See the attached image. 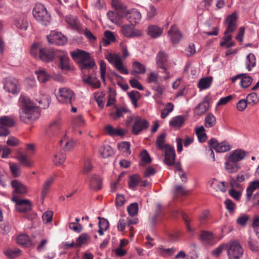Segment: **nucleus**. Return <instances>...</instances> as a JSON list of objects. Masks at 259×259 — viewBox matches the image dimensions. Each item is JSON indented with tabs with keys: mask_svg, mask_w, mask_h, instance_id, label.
<instances>
[{
	"mask_svg": "<svg viewBox=\"0 0 259 259\" xmlns=\"http://www.w3.org/2000/svg\"><path fill=\"white\" fill-rule=\"evenodd\" d=\"M93 169V166L91 162V160L87 158L85 160L84 166L82 169V173L87 175Z\"/></svg>",
	"mask_w": 259,
	"mask_h": 259,
	"instance_id": "0e129e2a",
	"label": "nucleus"
},
{
	"mask_svg": "<svg viewBox=\"0 0 259 259\" xmlns=\"http://www.w3.org/2000/svg\"><path fill=\"white\" fill-rule=\"evenodd\" d=\"M252 81L253 79L251 76L244 74V75L242 76L240 84L241 88H246L251 84Z\"/></svg>",
	"mask_w": 259,
	"mask_h": 259,
	"instance_id": "5fc2aeb1",
	"label": "nucleus"
},
{
	"mask_svg": "<svg viewBox=\"0 0 259 259\" xmlns=\"http://www.w3.org/2000/svg\"><path fill=\"white\" fill-rule=\"evenodd\" d=\"M259 188V181L252 182L246 189V197L249 199L253 191Z\"/></svg>",
	"mask_w": 259,
	"mask_h": 259,
	"instance_id": "8fccbe9b",
	"label": "nucleus"
},
{
	"mask_svg": "<svg viewBox=\"0 0 259 259\" xmlns=\"http://www.w3.org/2000/svg\"><path fill=\"white\" fill-rule=\"evenodd\" d=\"M56 58L59 59L60 67L62 70H68L69 69V59L66 52L57 50Z\"/></svg>",
	"mask_w": 259,
	"mask_h": 259,
	"instance_id": "2eb2a0df",
	"label": "nucleus"
},
{
	"mask_svg": "<svg viewBox=\"0 0 259 259\" xmlns=\"http://www.w3.org/2000/svg\"><path fill=\"white\" fill-rule=\"evenodd\" d=\"M35 73L37 75V79L40 82H46L49 80L51 77V76L42 69L36 70Z\"/></svg>",
	"mask_w": 259,
	"mask_h": 259,
	"instance_id": "c9c22d12",
	"label": "nucleus"
},
{
	"mask_svg": "<svg viewBox=\"0 0 259 259\" xmlns=\"http://www.w3.org/2000/svg\"><path fill=\"white\" fill-rule=\"evenodd\" d=\"M199 240L205 245L210 243V233L206 231H201L199 235Z\"/></svg>",
	"mask_w": 259,
	"mask_h": 259,
	"instance_id": "49530a36",
	"label": "nucleus"
},
{
	"mask_svg": "<svg viewBox=\"0 0 259 259\" xmlns=\"http://www.w3.org/2000/svg\"><path fill=\"white\" fill-rule=\"evenodd\" d=\"M149 125V122L146 119L139 116H136L132 126V132L134 134L137 135L142 131L147 130Z\"/></svg>",
	"mask_w": 259,
	"mask_h": 259,
	"instance_id": "1a4fd4ad",
	"label": "nucleus"
},
{
	"mask_svg": "<svg viewBox=\"0 0 259 259\" xmlns=\"http://www.w3.org/2000/svg\"><path fill=\"white\" fill-rule=\"evenodd\" d=\"M226 208L230 213H233L236 208L235 204L231 199H227L224 202Z\"/></svg>",
	"mask_w": 259,
	"mask_h": 259,
	"instance_id": "774afa93",
	"label": "nucleus"
},
{
	"mask_svg": "<svg viewBox=\"0 0 259 259\" xmlns=\"http://www.w3.org/2000/svg\"><path fill=\"white\" fill-rule=\"evenodd\" d=\"M162 150L164 156V163L169 166L174 165L176 158V153L174 148L169 144H166L165 148Z\"/></svg>",
	"mask_w": 259,
	"mask_h": 259,
	"instance_id": "6e6552de",
	"label": "nucleus"
},
{
	"mask_svg": "<svg viewBox=\"0 0 259 259\" xmlns=\"http://www.w3.org/2000/svg\"><path fill=\"white\" fill-rule=\"evenodd\" d=\"M57 50L52 48H41L39 50V55L38 57L40 60L45 62L52 61L54 58H56Z\"/></svg>",
	"mask_w": 259,
	"mask_h": 259,
	"instance_id": "9b49d317",
	"label": "nucleus"
},
{
	"mask_svg": "<svg viewBox=\"0 0 259 259\" xmlns=\"http://www.w3.org/2000/svg\"><path fill=\"white\" fill-rule=\"evenodd\" d=\"M141 182V179L138 175H133L130 176L128 185L130 188H136Z\"/></svg>",
	"mask_w": 259,
	"mask_h": 259,
	"instance_id": "603ef678",
	"label": "nucleus"
},
{
	"mask_svg": "<svg viewBox=\"0 0 259 259\" xmlns=\"http://www.w3.org/2000/svg\"><path fill=\"white\" fill-rule=\"evenodd\" d=\"M152 89L156 92V96L160 98L163 94L164 87L162 84L158 82L152 86Z\"/></svg>",
	"mask_w": 259,
	"mask_h": 259,
	"instance_id": "680f3d73",
	"label": "nucleus"
},
{
	"mask_svg": "<svg viewBox=\"0 0 259 259\" xmlns=\"http://www.w3.org/2000/svg\"><path fill=\"white\" fill-rule=\"evenodd\" d=\"M127 20L129 21L131 24L135 25L138 23L141 18L140 13L135 10L128 11L125 10V15H124Z\"/></svg>",
	"mask_w": 259,
	"mask_h": 259,
	"instance_id": "4be33fe9",
	"label": "nucleus"
},
{
	"mask_svg": "<svg viewBox=\"0 0 259 259\" xmlns=\"http://www.w3.org/2000/svg\"><path fill=\"white\" fill-rule=\"evenodd\" d=\"M139 206L137 203H131L127 208L128 214L131 216H135L138 214Z\"/></svg>",
	"mask_w": 259,
	"mask_h": 259,
	"instance_id": "bf43d9fd",
	"label": "nucleus"
},
{
	"mask_svg": "<svg viewBox=\"0 0 259 259\" xmlns=\"http://www.w3.org/2000/svg\"><path fill=\"white\" fill-rule=\"evenodd\" d=\"M249 249L254 252H259V245L258 242L252 238H249L248 241Z\"/></svg>",
	"mask_w": 259,
	"mask_h": 259,
	"instance_id": "338daca9",
	"label": "nucleus"
},
{
	"mask_svg": "<svg viewBox=\"0 0 259 259\" xmlns=\"http://www.w3.org/2000/svg\"><path fill=\"white\" fill-rule=\"evenodd\" d=\"M66 159V154L60 152L56 154L53 158V162L56 165L63 164Z\"/></svg>",
	"mask_w": 259,
	"mask_h": 259,
	"instance_id": "3c124183",
	"label": "nucleus"
},
{
	"mask_svg": "<svg viewBox=\"0 0 259 259\" xmlns=\"http://www.w3.org/2000/svg\"><path fill=\"white\" fill-rule=\"evenodd\" d=\"M71 55L73 60L80 65L83 62L88 61L90 59V54L83 50H77L71 53Z\"/></svg>",
	"mask_w": 259,
	"mask_h": 259,
	"instance_id": "ddd939ff",
	"label": "nucleus"
},
{
	"mask_svg": "<svg viewBox=\"0 0 259 259\" xmlns=\"http://www.w3.org/2000/svg\"><path fill=\"white\" fill-rule=\"evenodd\" d=\"M57 99L60 102L71 105L72 100L74 99V94L72 91L67 88H60Z\"/></svg>",
	"mask_w": 259,
	"mask_h": 259,
	"instance_id": "0eeeda50",
	"label": "nucleus"
},
{
	"mask_svg": "<svg viewBox=\"0 0 259 259\" xmlns=\"http://www.w3.org/2000/svg\"><path fill=\"white\" fill-rule=\"evenodd\" d=\"M209 98L206 97L205 98L204 101L197 106L196 110H199V113H203L208 110L209 107Z\"/></svg>",
	"mask_w": 259,
	"mask_h": 259,
	"instance_id": "a18cd8bd",
	"label": "nucleus"
},
{
	"mask_svg": "<svg viewBox=\"0 0 259 259\" xmlns=\"http://www.w3.org/2000/svg\"><path fill=\"white\" fill-rule=\"evenodd\" d=\"M184 118L182 116H177L169 121V125L175 128H180L184 123Z\"/></svg>",
	"mask_w": 259,
	"mask_h": 259,
	"instance_id": "c03bdc74",
	"label": "nucleus"
},
{
	"mask_svg": "<svg viewBox=\"0 0 259 259\" xmlns=\"http://www.w3.org/2000/svg\"><path fill=\"white\" fill-rule=\"evenodd\" d=\"M83 81L94 88L97 89L101 86L99 80L96 77L90 75H89L87 78H83Z\"/></svg>",
	"mask_w": 259,
	"mask_h": 259,
	"instance_id": "4c0bfd02",
	"label": "nucleus"
},
{
	"mask_svg": "<svg viewBox=\"0 0 259 259\" xmlns=\"http://www.w3.org/2000/svg\"><path fill=\"white\" fill-rule=\"evenodd\" d=\"M99 152L103 158H107L112 156L114 154V150L109 145L101 146Z\"/></svg>",
	"mask_w": 259,
	"mask_h": 259,
	"instance_id": "c756f323",
	"label": "nucleus"
},
{
	"mask_svg": "<svg viewBox=\"0 0 259 259\" xmlns=\"http://www.w3.org/2000/svg\"><path fill=\"white\" fill-rule=\"evenodd\" d=\"M90 188L93 190H99L102 188V180L100 177L96 174L91 176L90 183Z\"/></svg>",
	"mask_w": 259,
	"mask_h": 259,
	"instance_id": "b1692460",
	"label": "nucleus"
},
{
	"mask_svg": "<svg viewBox=\"0 0 259 259\" xmlns=\"http://www.w3.org/2000/svg\"><path fill=\"white\" fill-rule=\"evenodd\" d=\"M156 61L157 67L162 70V72L164 73L165 75L163 77L164 79L166 80L170 78V74L168 71L167 66V55L164 51H159L156 56Z\"/></svg>",
	"mask_w": 259,
	"mask_h": 259,
	"instance_id": "39448f33",
	"label": "nucleus"
},
{
	"mask_svg": "<svg viewBox=\"0 0 259 259\" xmlns=\"http://www.w3.org/2000/svg\"><path fill=\"white\" fill-rule=\"evenodd\" d=\"M237 14L236 12H234L229 15L226 19L227 25L226 33H232L236 28V20Z\"/></svg>",
	"mask_w": 259,
	"mask_h": 259,
	"instance_id": "a211bd4d",
	"label": "nucleus"
},
{
	"mask_svg": "<svg viewBox=\"0 0 259 259\" xmlns=\"http://www.w3.org/2000/svg\"><path fill=\"white\" fill-rule=\"evenodd\" d=\"M33 15L35 19L44 25L51 20V16L48 13L45 7L41 4H36L33 9Z\"/></svg>",
	"mask_w": 259,
	"mask_h": 259,
	"instance_id": "7ed1b4c3",
	"label": "nucleus"
},
{
	"mask_svg": "<svg viewBox=\"0 0 259 259\" xmlns=\"http://www.w3.org/2000/svg\"><path fill=\"white\" fill-rule=\"evenodd\" d=\"M16 25L17 28L21 30H26L28 26L27 18L25 16H22L16 21Z\"/></svg>",
	"mask_w": 259,
	"mask_h": 259,
	"instance_id": "ea45409f",
	"label": "nucleus"
},
{
	"mask_svg": "<svg viewBox=\"0 0 259 259\" xmlns=\"http://www.w3.org/2000/svg\"><path fill=\"white\" fill-rule=\"evenodd\" d=\"M17 243L25 247H29L32 245V240L26 234L19 235L17 237Z\"/></svg>",
	"mask_w": 259,
	"mask_h": 259,
	"instance_id": "c85d7f7f",
	"label": "nucleus"
},
{
	"mask_svg": "<svg viewBox=\"0 0 259 259\" xmlns=\"http://www.w3.org/2000/svg\"><path fill=\"white\" fill-rule=\"evenodd\" d=\"M195 132L198 141L200 142L203 143L206 141L207 138V136L205 132V128L203 126L196 128Z\"/></svg>",
	"mask_w": 259,
	"mask_h": 259,
	"instance_id": "37998d69",
	"label": "nucleus"
},
{
	"mask_svg": "<svg viewBox=\"0 0 259 259\" xmlns=\"http://www.w3.org/2000/svg\"><path fill=\"white\" fill-rule=\"evenodd\" d=\"M212 148L214 149L217 152L222 153L229 151L231 149V146L227 142L219 143L215 139L211 138Z\"/></svg>",
	"mask_w": 259,
	"mask_h": 259,
	"instance_id": "f3484780",
	"label": "nucleus"
},
{
	"mask_svg": "<svg viewBox=\"0 0 259 259\" xmlns=\"http://www.w3.org/2000/svg\"><path fill=\"white\" fill-rule=\"evenodd\" d=\"M128 95L132 103L137 107V102L141 97L140 93L138 91H132L128 93Z\"/></svg>",
	"mask_w": 259,
	"mask_h": 259,
	"instance_id": "6e6d98bb",
	"label": "nucleus"
},
{
	"mask_svg": "<svg viewBox=\"0 0 259 259\" xmlns=\"http://www.w3.org/2000/svg\"><path fill=\"white\" fill-rule=\"evenodd\" d=\"M90 239L89 236L86 233L81 234L76 239L77 246L80 247L82 244H85L87 240Z\"/></svg>",
	"mask_w": 259,
	"mask_h": 259,
	"instance_id": "69168bd1",
	"label": "nucleus"
},
{
	"mask_svg": "<svg viewBox=\"0 0 259 259\" xmlns=\"http://www.w3.org/2000/svg\"><path fill=\"white\" fill-rule=\"evenodd\" d=\"M4 88L9 93H17L19 90L18 81L14 78H6L4 81Z\"/></svg>",
	"mask_w": 259,
	"mask_h": 259,
	"instance_id": "f8f14e48",
	"label": "nucleus"
},
{
	"mask_svg": "<svg viewBox=\"0 0 259 259\" xmlns=\"http://www.w3.org/2000/svg\"><path fill=\"white\" fill-rule=\"evenodd\" d=\"M21 250L17 248L15 249H7L4 251L5 254L10 258H15L20 255Z\"/></svg>",
	"mask_w": 259,
	"mask_h": 259,
	"instance_id": "864d4df0",
	"label": "nucleus"
},
{
	"mask_svg": "<svg viewBox=\"0 0 259 259\" xmlns=\"http://www.w3.org/2000/svg\"><path fill=\"white\" fill-rule=\"evenodd\" d=\"M210 85V76L201 78L198 83V87L201 91L209 88Z\"/></svg>",
	"mask_w": 259,
	"mask_h": 259,
	"instance_id": "de8ad7c7",
	"label": "nucleus"
},
{
	"mask_svg": "<svg viewBox=\"0 0 259 259\" xmlns=\"http://www.w3.org/2000/svg\"><path fill=\"white\" fill-rule=\"evenodd\" d=\"M158 253L161 256L167 257L171 256L176 251V249L174 247L165 248L162 245L157 248Z\"/></svg>",
	"mask_w": 259,
	"mask_h": 259,
	"instance_id": "f704fd0d",
	"label": "nucleus"
},
{
	"mask_svg": "<svg viewBox=\"0 0 259 259\" xmlns=\"http://www.w3.org/2000/svg\"><path fill=\"white\" fill-rule=\"evenodd\" d=\"M19 101L21 107L20 112V118L21 121L28 123L36 120L39 117L40 114L38 108L28 98L21 96Z\"/></svg>",
	"mask_w": 259,
	"mask_h": 259,
	"instance_id": "f257e3e1",
	"label": "nucleus"
},
{
	"mask_svg": "<svg viewBox=\"0 0 259 259\" xmlns=\"http://www.w3.org/2000/svg\"><path fill=\"white\" fill-rule=\"evenodd\" d=\"M112 6L117 11V14L119 17H124L125 15L126 7L118 0H112Z\"/></svg>",
	"mask_w": 259,
	"mask_h": 259,
	"instance_id": "a878e982",
	"label": "nucleus"
},
{
	"mask_svg": "<svg viewBox=\"0 0 259 259\" xmlns=\"http://www.w3.org/2000/svg\"><path fill=\"white\" fill-rule=\"evenodd\" d=\"M246 68L250 71L256 65V59L254 55L249 53L246 57L245 61Z\"/></svg>",
	"mask_w": 259,
	"mask_h": 259,
	"instance_id": "473e14b6",
	"label": "nucleus"
},
{
	"mask_svg": "<svg viewBox=\"0 0 259 259\" xmlns=\"http://www.w3.org/2000/svg\"><path fill=\"white\" fill-rule=\"evenodd\" d=\"M225 169L229 174L236 173L240 168V164L225 157Z\"/></svg>",
	"mask_w": 259,
	"mask_h": 259,
	"instance_id": "aec40b11",
	"label": "nucleus"
},
{
	"mask_svg": "<svg viewBox=\"0 0 259 259\" xmlns=\"http://www.w3.org/2000/svg\"><path fill=\"white\" fill-rule=\"evenodd\" d=\"M134 25L131 24L130 25L126 24L122 26L121 31L125 36L133 37L141 35V31L138 29H135Z\"/></svg>",
	"mask_w": 259,
	"mask_h": 259,
	"instance_id": "dca6fc26",
	"label": "nucleus"
},
{
	"mask_svg": "<svg viewBox=\"0 0 259 259\" xmlns=\"http://www.w3.org/2000/svg\"><path fill=\"white\" fill-rule=\"evenodd\" d=\"M12 200L15 203L16 210L19 212L24 213L26 219L31 221L35 218V214L31 211L32 204L30 200L20 199L15 194L13 196Z\"/></svg>",
	"mask_w": 259,
	"mask_h": 259,
	"instance_id": "f03ea898",
	"label": "nucleus"
},
{
	"mask_svg": "<svg viewBox=\"0 0 259 259\" xmlns=\"http://www.w3.org/2000/svg\"><path fill=\"white\" fill-rule=\"evenodd\" d=\"M162 29L155 25H151L148 27V34L153 38H156L161 35Z\"/></svg>",
	"mask_w": 259,
	"mask_h": 259,
	"instance_id": "7c9ffc66",
	"label": "nucleus"
},
{
	"mask_svg": "<svg viewBox=\"0 0 259 259\" xmlns=\"http://www.w3.org/2000/svg\"><path fill=\"white\" fill-rule=\"evenodd\" d=\"M105 131L106 133L111 136H123L124 135V132L120 128H114L110 124H107L104 127Z\"/></svg>",
	"mask_w": 259,
	"mask_h": 259,
	"instance_id": "393cba45",
	"label": "nucleus"
},
{
	"mask_svg": "<svg viewBox=\"0 0 259 259\" xmlns=\"http://www.w3.org/2000/svg\"><path fill=\"white\" fill-rule=\"evenodd\" d=\"M134 74H144L146 72L145 66L138 61H135L132 64Z\"/></svg>",
	"mask_w": 259,
	"mask_h": 259,
	"instance_id": "a19ab883",
	"label": "nucleus"
},
{
	"mask_svg": "<svg viewBox=\"0 0 259 259\" xmlns=\"http://www.w3.org/2000/svg\"><path fill=\"white\" fill-rule=\"evenodd\" d=\"M105 96V94L102 92L95 93L94 97L96 101L97 102L98 106L101 108H104V102L103 99Z\"/></svg>",
	"mask_w": 259,
	"mask_h": 259,
	"instance_id": "e2e57ef3",
	"label": "nucleus"
},
{
	"mask_svg": "<svg viewBox=\"0 0 259 259\" xmlns=\"http://www.w3.org/2000/svg\"><path fill=\"white\" fill-rule=\"evenodd\" d=\"M140 158V165L142 166H146L152 161V159L146 150H143L141 152Z\"/></svg>",
	"mask_w": 259,
	"mask_h": 259,
	"instance_id": "e433bc0d",
	"label": "nucleus"
},
{
	"mask_svg": "<svg viewBox=\"0 0 259 259\" xmlns=\"http://www.w3.org/2000/svg\"><path fill=\"white\" fill-rule=\"evenodd\" d=\"M249 216L246 214H241L237 219L236 223L237 224L244 227L246 225L247 222L249 220Z\"/></svg>",
	"mask_w": 259,
	"mask_h": 259,
	"instance_id": "13d9d810",
	"label": "nucleus"
},
{
	"mask_svg": "<svg viewBox=\"0 0 259 259\" xmlns=\"http://www.w3.org/2000/svg\"><path fill=\"white\" fill-rule=\"evenodd\" d=\"M106 59L121 73L128 74V70L123 66L122 59L118 54L109 52L106 55Z\"/></svg>",
	"mask_w": 259,
	"mask_h": 259,
	"instance_id": "20e7f679",
	"label": "nucleus"
},
{
	"mask_svg": "<svg viewBox=\"0 0 259 259\" xmlns=\"http://www.w3.org/2000/svg\"><path fill=\"white\" fill-rule=\"evenodd\" d=\"M49 42L51 44L57 46L64 45L67 42L66 37L61 33H52L50 35L47 36Z\"/></svg>",
	"mask_w": 259,
	"mask_h": 259,
	"instance_id": "4468645a",
	"label": "nucleus"
},
{
	"mask_svg": "<svg viewBox=\"0 0 259 259\" xmlns=\"http://www.w3.org/2000/svg\"><path fill=\"white\" fill-rule=\"evenodd\" d=\"M116 111L115 112H112L110 113V116L113 119H117L120 117L122 116L123 113H125L128 112V110L124 107H121L118 108L117 106H115Z\"/></svg>",
	"mask_w": 259,
	"mask_h": 259,
	"instance_id": "58836bf2",
	"label": "nucleus"
},
{
	"mask_svg": "<svg viewBox=\"0 0 259 259\" xmlns=\"http://www.w3.org/2000/svg\"><path fill=\"white\" fill-rule=\"evenodd\" d=\"M248 156L249 154L247 152L242 149L239 148L232 151L231 152L226 155L225 157L235 162L239 163V161L244 160L246 157H248Z\"/></svg>",
	"mask_w": 259,
	"mask_h": 259,
	"instance_id": "9d476101",
	"label": "nucleus"
},
{
	"mask_svg": "<svg viewBox=\"0 0 259 259\" xmlns=\"http://www.w3.org/2000/svg\"><path fill=\"white\" fill-rule=\"evenodd\" d=\"M12 187L14 188L13 195L16 194L24 195L27 192V187L21 182L17 180H13L11 182Z\"/></svg>",
	"mask_w": 259,
	"mask_h": 259,
	"instance_id": "412c9836",
	"label": "nucleus"
},
{
	"mask_svg": "<svg viewBox=\"0 0 259 259\" xmlns=\"http://www.w3.org/2000/svg\"><path fill=\"white\" fill-rule=\"evenodd\" d=\"M243 250L239 243L235 240L228 245V255L229 259H239L242 255Z\"/></svg>",
	"mask_w": 259,
	"mask_h": 259,
	"instance_id": "423d86ee",
	"label": "nucleus"
},
{
	"mask_svg": "<svg viewBox=\"0 0 259 259\" xmlns=\"http://www.w3.org/2000/svg\"><path fill=\"white\" fill-rule=\"evenodd\" d=\"M166 134L164 133H161L157 138L156 142L157 149L163 150L165 148L166 144H165Z\"/></svg>",
	"mask_w": 259,
	"mask_h": 259,
	"instance_id": "09e8293b",
	"label": "nucleus"
},
{
	"mask_svg": "<svg viewBox=\"0 0 259 259\" xmlns=\"http://www.w3.org/2000/svg\"><path fill=\"white\" fill-rule=\"evenodd\" d=\"M17 159L24 166L31 167L33 165V162L30 160L28 156L25 154L20 153L18 156Z\"/></svg>",
	"mask_w": 259,
	"mask_h": 259,
	"instance_id": "2f4dec72",
	"label": "nucleus"
},
{
	"mask_svg": "<svg viewBox=\"0 0 259 259\" xmlns=\"http://www.w3.org/2000/svg\"><path fill=\"white\" fill-rule=\"evenodd\" d=\"M60 128V122L59 120H55L51 122L47 130V134L50 136L56 135Z\"/></svg>",
	"mask_w": 259,
	"mask_h": 259,
	"instance_id": "bb28decb",
	"label": "nucleus"
},
{
	"mask_svg": "<svg viewBox=\"0 0 259 259\" xmlns=\"http://www.w3.org/2000/svg\"><path fill=\"white\" fill-rule=\"evenodd\" d=\"M115 40V38L113 32L110 31L106 30L104 32V38L102 40V44L104 47H107L110 44L111 42Z\"/></svg>",
	"mask_w": 259,
	"mask_h": 259,
	"instance_id": "72a5a7b5",
	"label": "nucleus"
},
{
	"mask_svg": "<svg viewBox=\"0 0 259 259\" xmlns=\"http://www.w3.org/2000/svg\"><path fill=\"white\" fill-rule=\"evenodd\" d=\"M55 175L49 177L44 183L42 190L41 192V196L44 199L49 193V189L55 180Z\"/></svg>",
	"mask_w": 259,
	"mask_h": 259,
	"instance_id": "cd10ccee",
	"label": "nucleus"
},
{
	"mask_svg": "<svg viewBox=\"0 0 259 259\" xmlns=\"http://www.w3.org/2000/svg\"><path fill=\"white\" fill-rule=\"evenodd\" d=\"M168 33L172 44L178 43L182 37V33L180 32L178 28L175 25L171 27Z\"/></svg>",
	"mask_w": 259,
	"mask_h": 259,
	"instance_id": "5701e85b",
	"label": "nucleus"
},
{
	"mask_svg": "<svg viewBox=\"0 0 259 259\" xmlns=\"http://www.w3.org/2000/svg\"><path fill=\"white\" fill-rule=\"evenodd\" d=\"M130 143L128 142H122L118 144V149L125 152L126 154L128 155L131 153L130 151Z\"/></svg>",
	"mask_w": 259,
	"mask_h": 259,
	"instance_id": "052dcab7",
	"label": "nucleus"
},
{
	"mask_svg": "<svg viewBox=\"0 0 259 259\" xmlns=\"http://www.w3.org/2000/svg\"><path fill=\"white\" fill-rule=\"evenodd\" d=\"M36 101H37L39 104V108L42 109L48 108L50 102V98L47 96H43L42 98L40 100L36 99Z\"/></svg>",
	"mask_w": 259,
	"mask_h": 259,
	"instance_id": "4d7b16f0",
	"label": "nucleus"
},
{
	"mask_svg": "<svg viewBox=\"0 0 259 259\" xmlns=\"http://www.w3.org/2000/svg\"><path fill=\"white\" fill-rule=\"evenodd\" d=\"M15 124L14 119L8 116H4L0 117V126L6 127H12Z\"/></svg>",
	"mask_w": 259,
	"mask_h": 259,
	"instance_id": "79ce46f5",
	"label": "nucleus"
},
{
	"mask_svg": "<svg viewBox=\"0 0 259 259\" xmlns=\"http://www.w3.org/2000/svg\"><path fill=\"white\" fill-rule=\"evenodd\" d=\"M66 23L73 29L78 33H82L83 28L81 27L78 18L72 15L67 16L65 18Z\"/></svg>",
	"mask_w": 259,
	"mask_h": 259,
	"instance_id": "6ab92c4d",
	"label": "nucleus"
}]
</instances>
